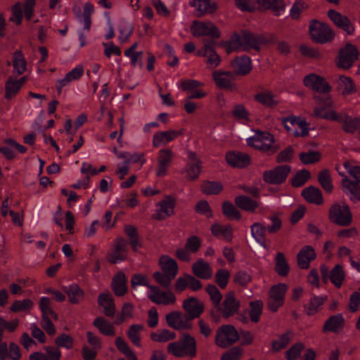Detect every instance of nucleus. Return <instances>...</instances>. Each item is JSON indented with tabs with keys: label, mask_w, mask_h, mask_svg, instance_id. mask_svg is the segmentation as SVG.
Segmentation results:
<instances>
[{
	"label": "nucleus",
	"mask_w": 360,
	"mask_h": 360,
	"mask_svg": "<svg viewBox=\"0 0 360 360\" xmlns=\"http://www.w3.org/2000/svg\"><path fill=\"white\" fill-rule=\"evenodd\" d=\"M276 41V36L274 34H257L248 30L234 32L231 38V44L235 50L248 51L252 49L257 52L261 45L272 44Z\"/></svg>",
	"instance_id": "f257e3e1"
},
{
	"label": "nucleus",
	"mask_w": 360,
	"mask_h": 360,
	"mask_svg": "<svg viewBox=\"0 0 360 360\" xmlns=\"http://www.w3.org/2000/svg\"><path fill=\"white\" fill-rule=\"evenodd\" d=\"M323 109H314V115L316 117L323 118L331 121H336L342 124V130L348 134H354L360 128V118L351 117L345 112L337 113L331 110L328 112H323Z\"/></svg>",
	"instance_id": "f03ea898"
},
{
	"label": "nucleus",
	"mask_w": 360,
	"mask_h": 360,
	"mask_svg": "<svg viewBox=\"0 0 360 360\" xmlns=\"http://www.w3.org/2000/svg\"><path fill=\"white\" fill-rule=\"evenodd\" d=\"M167 352L179 358H194L197 354L195 339L188 333H184L176 341L167 345Z\"/></svg>",
	"instance_id": "7ed1b4c3"
},
{
	"label": "nucleus",
	"mask_w": 360,
	"mask_h": 360,
	"mask_svg": "<svg viewBox=\"0 0 360 360\" xmlns=\"http://www.w3.org/2000/svg\"><path fill=\"white\" fill-rule=\"evenodd\" d=\"M330 221L340 226H348L352 223V214L345 202H335L328 210Z\"/></svg>",
	"instance_id": "20e7f679"
},
{
	"label": "nucleus",
	"mask_w": 360,
	"mask_h": 360,
	"mask_svg": "<svg viewBox=\"0 0 360 360\" xmlns=\"http://www.w3.org/2000/svg\"><path fill=\"white\" fill-rule=\"evenodd\" d=\"M239 339V333L233 326L222 325L216 330L214 343L219 347L226 349L234 345Z\"/></svg>",
	"instance_id": "39448f33"
},
{
	"label": "nucleus",
	"mask_w": 360,
	"mask_h": 360,
	"mask_svg": "<svg viewBox=\"0 0 360 360\" xmlns=\"http://www.w3.org/2000/svg\"><path fill=\"white\" fill-rule=\"evenodd\" d=\"M309 29L311 40L318 44L330 42L335 37L333 30L328 24L316 20L311 21Z\"/></svg>",
	"instance_id": "423d86ee"
},
{
	"label": "nucleus",
	"mask_w": 360,
	"mask_h": 360,
	"mask_svg": "<svg viewBox=\"0 0 360 360\" xmlns=\"http://www.w3.org/2000/svg\"><path fill=\"white\" fill-rule=\"evenodd\" d=\"M248 146L262 152L272 155L278 150V148L273 146L274 136L268 132H258L253 137L247 139Z\"/></svg>",
	"instance_id": "0eeeda50"
},
{
	"label": "nucleus",
	"mask_w": 360,
	"mask_h": 360,
	"mask_svg": "<svg viewBox=\"0 0 360 360\" xmlns=\"http://www.w3.org/2000/svg\"><path fill=\"white\" fill-rule=\"evenodd\" d=\"M240 302L236 298L233 291H230L224 295L222 302L216 307L217 311L221 313L222 318L227 319L238 314Z\"/></svg>",
	"instance_id": "6e6552de"
},
{
	"label": "nucleus",
	"mask_w": 360,
	"mask_h": 360,
	"mask_svg": "<svg viewBox=\"0 0 360 360\" xmlns=\"http://www.w3.org/2000/svg\"><path fill=\"white\" fill-rule=\"evenodd\" d=\"M359 59L357 48L347 43L345 46L339 51L337 66L344 70L349 69Z\"/></svg>",
	"instance_id": "1a4fd4ad"
},
{
	"label": "nucleus",
	"mask_w": 360,
	"mask_h": 360,
	"mask_svg": "<svg viewBox=\"0 0 360 360\" xmlns=\"http://www.w3.org/2000/svg\"><path fill=\"white\" fill-rule=\"evenodd\" d=\"M291 171V167L288 165H279L263 173L264 182L271 185H279L285 181Z\"/></svg>",
	"instance_id": "9d476101"
},
{
	"label": "nucleus",
	"mask_w": 360,
	"mask_h": 360,
	"mask_svg": "<svg viewBox=\"0 0 360 360\" xmlns=\"http://www.w3.org/2000/svg\"><path fill=\"white\" fill-rule=\"evenodd\" d=\"M287 289L288 286L285 283H279L269 289L267 307L271 311L276 312L283 306Z\"/></svg>",
	"instance_id": "9b49d317"
},
{
	"label": "nucleus",
	"mask_w": 360,
	"mask_h": 360,
	"mask_svg": "<svg viewBox=\"0 0 360 360\" xmlns=\"http://www.w3.org/2000/svg\"><path fill=\"white\" fill-rule=\"evenodd\" d=\"M165 320L168 326L176 330L192 328L191 321L186 314L179 311H173L166 314Z\"/></svg>",
	"instance_id": "f8f14e48"
},
{
	"label": "nucleus",
	"mask_w": 360,
	"mask_h": 360,
	"mask_svg": "<svg viewBox=\"0 0 360 360\" xmlns=\"http://www.w3.org/2000/svg\"><path fill=\"white\" fill-rule=\"evenodd\" d=\"M127 243L122 237L117 238L113 245V248L107 255V261L112 264L122 262L127 259Z\"/></svg>",
	"instance_id": "ddd939ff"
},
{
	"label": "nucleus",
	"mask_w": 360,
	"mask_h": 360,
	"mask_svg": "<svg viewBox=\"0 0 360 360\" xmlns=\"http://www.w3.org/2000/svg\"><path fill=\"white\" fill-rule=\"evenodd\" d=\"M191 30L196 37L209 36L213 39H219L221 36L219 29L212 22L194 21Z\"/></svg>",
	"instance_id": "4468645a"
},
{
	"label": "nucleus",
	"mask_w": 360,
	"mask_h": 360,
	"mask_svg": "<svg viewBox=\"0 0 360 360\" xmlns=\"http://www.w3.org/2000/svg\"><path fill=\"white\" fill-rule=\"evenodd\" d=\"M176 200L171 195H167L165 198L157 204L160 209L153 214L152 218L155 220H164L174 214V207Z\"/></svg>",
	"instance_id": "2eb2a0df"
},
{
	"label": "nucleus",
	"mask_w": 360,
	"mask_h": 360,
	"mask_svg": "<svg viewBox=\"0 0 360 360\" xmlns=\"http://www.w3.org/2000/svg\"><path fill=\"white\" fill-rule=\"evenodd\" d=\"M182 308L186 312L188 318L192 321L199 318L205 309L203 302L199 300L196 297H191L186 299L183 302Z\"/></svg>",
	"instance_id": "dca6fc26"
},
{
	"label": "nucleus",
	"mask_w": 360,
	"mask_h": 360,
	"mask_svg": "<svg viewBox=\"0 0 360 360\" xmlns=\"http://www.w3.org/2000/svg\"><path fill=\"white\" fill-rule=\"evenodd\" d=\"M213 79L219 88L233 90L236 89V75L232 71H214L212 73Z\"/></svg>",
	"instance_id": "f3484780"
},
{
	"label": "nucleus",
	"mask_w": 360,
	"mask_h": 360,
	"mask_svg": "<svg viewBox=\"0 0 360 360\" xmlns=\"http://www.w3.org/2000/svg\"><path fill=\"white\" fill-rule=\"evenodd\" d=\"M303 82L307 87L319 94L328 93L331 90V86L323 77L314 74L304 77Z\"/></svg>",
	"instance_id": "a211bd4d"
},
{
	"label": "nucleus",
	"mask_w": 360,
	"mask_h": 360,
	"mask_svg": "<svg viewBox=\"0 0 360 360\" xmlns=\"http://www.w3.org/2000/svg\"><path fill=\"white\" fill-rule=\"evenodd\" d=\"M328 16L338 27L346 32L347 34H354V27L346 15L335 10H329Z\"/></svg>",
	"instance_id": "6ab92c4d"
},
{
	"label": "nucleus",
	"mask_w": 360,
	"mask_h": 360,
	"mask_svg": "<svg viewBox=\"0 0 360 360\" xmlns=\"http://www.w3.org/2000/svg\"><path fill=\"white\" fill-rule=\"evenodd\" d=\"M214 44L213 40L203 39V47L198 51V54L206 57L207 63L213 68L217 67L221 60L213 48Z\"/></svg>",
	"instance_id": "aec40b11"
},
{
	"label": "nucleus",
	"mask_w": 360,
	"mask_h": 360,
	"mask_svg": "<svg viewBox=\"0 0 360 360\" xmlns=\"http://www.w3.org/2000/svg\"><path fill=\"white\" fill-rule=\"evenodd\" d=\"M188 159L190 162L186 167L185 172L188 180L194 181L198 178L201 172L202 162L194 152H188Z\"/></svg>",
	"instance_id": "412c9836"
},
{
	"label": "nucleus",
	"mask_w": 360,
	"mask_h": 360,
	"mask_svg": "<svg viewBox=\"0 0 360 360\" xmlns=\"http://www.w3.org/2000/svg\"><path fill=\"white\" fill-rule=\"evenodd\" d=\"M189 5L196 8L198 17L212 14L217 9V4L212 0H189Z\"/></svg>",
	"instance_id": "4be33fe9"
},
{
	"label": "nucleus",
	"mask_w": 360,
	"mask_h": 360,
	"mask_svg": "<svg viewBox=\"0 0 360 360\" xmlns=\"http://www.w3.org/2000/svg\"><path fill=\"white\" fill-rule=\"evenodd\" d=\"M233 72L236 75L245 76L252 70V63L250 57L242 56L236 57L231 62Z\"/></svg>",
	"instance_id": "5701e85b"
},
{
	"label": "nucleus",
	"mask_w": 360,
	"mask_h": 360,
	"mask_svg": "<svg viewBox=\"0 0 360 360\" xmlns=\"http://www.w3.org/2000/svg\"><path fill=\"white\" fill-rule=\"evenodd\" d=\"M227 163L233 167L244 168L251 162L250 157L247 153L240 152H229L226 155Z\"/></svg>",
	"instance_id": "b1692460"
},
{
	"label": "nucleus",
	"mask_w": 360,
	"mask_h": 360,
	"mask_svg": "<svg viewBox=\"0 0 360 360\" xmlns=\"http://www.w3.org/2000/svg\"><path fill=\"white\" fill-rule=\"evenodd\" d=\"M173 157V153L169 149H162L159 151L158 158V167L156 175L164 176L167 174V169L169 167Z\"/></svg>",
	"instance_id": "393cba45"
},
{
	"label": "nucleus",
	"mask_w": 360,
	"mask_h": 360,
	"mask_svg": "<svg viewBox=\"0 0 360 360\" xmlns=\"http://www.w3.org/2000/svg\"><path fill=\"white\" fill-rule=\"evenodd\" d=\"M345 323V320L342 314L330 316L325 321L322 330L323 333L331 332L338 333L343 329Z\"/></svg>",
	"instance_id": "a878e982"
},
{
	"label": "nucleus",
	"mask_w": 360,
	"mask_h": 360,
	"mask_svg": "<svg viewBox=\"0 0 360 360\" xmlns=\"http://www.w3.org/2000/svg\"><path fill=\"white\" fill-rule=\"evenodd\" d=\"M182 134V130L158 131L153 136V146L155 148H158L162 145H166Z\"/></svg>",
	"instance_id": "bb28decb"
},
{
	"label": "nucleus",
	"mask_w": 360,
	"mask_h": 360,
	"mask_svg": "<svg viewBox=\"0 0 360 360\" xmlns=\"http://www.w3.org/2000/svg\"><path fill=\"white\" fill-rule=\"evenodd\" d=\"M328 297L325 296H317L313 295L307 303L304 305V311L309 316H314L319 312L322 309V306L327 301Z\"/></svg>",
	"instance_id": "cd10ccee"
},
{
	"label": "nucleus",
	"mask_w": 360,
	"mask_h": 360,
	"mask_svg": "<svg viewBox=\"0 0 360 360\" xmlns=\"http://www.w3.org/2000/svg\"><path fill=\"white\" fill-rule=\"evenodd\" d=\"M316 258L314 249L310 245L304 246L297 255V265L300 268H309V263Z\"/></svg>",
	"instance_id": "c85d7f7f"
},
{
	"label": "nucleus",
	"mask_w": 360,
	"mask_h": 360,
	"mask_svg": "<svg viewBox=\"0 0 360 360\" xmlns=\"http://www.w3.org/2000/svg\"><path fill=\"white\" fill-rule=\"evenodd\" d=\"M98 304L102 307L103 313L108 317H112L116 311L114 299L110 292L101 293L98 297Z\"/></svg>",
	"instance_id": "c756f323"
},
{
	"label": "nucleus",
	"mask_w": 360,
	"mask_h": 360,
	"mask_svg": "<svg viewBox=\"0 0 360 360\" xmlns=\"http://www.w3.org/2000/svg\"><path fill=\"white\" fill-rule=\"evenodd\" d=\"M193 273L199 278L209 279L212 276V270L209 264L202 259H198L192 266Z\"/></svg>",
	"instance_id": "7c9ffc66"
},
{
	"label": "nucleus",
	"mask_w": 360,
	"mask_h": 360,
	"mask_svg": "<svg viewBox=\"0 0 360 360\" xmlns=\"http://www.w3.org/2000/svg\"><path fill=\"white\" fill-rule=\"evenodd\" d=\"M302 195L310 203L321 205L323 202L322 193L316 187L311 186L305 188L302 191Z\"/></svg>",
	"instance_id": "2f4dec72"
},
{
	"label": "nucleus",
	"mask_w": 360,
	"mask_h": 360,
	"mask_svg": "<svg viewBox=\"0 0 360 360\" xmlns=\"http://www.w3.org/2000/svg\"><path fill=\"white\" fill-rule=\"evenodd\" d=\"M257 3L258 4L259 10L265 11L271 9L277 15L285 8L283 0H257Z\"/></svg>",
	"instance_id": "473e14b6"
},
{
	"label": "nucleus",
	"mask_w": 360,
	"mask_h": 360,
	"mask_svg": "<svg viewBox=\"0 0 360 360\" xmlns=\"http://www.w3.org/2000/svg\"><path fill=\"white\" fill-rule=\"evenodd\" d=\"M342 189L345 193L351 194L352 200L360 201V184L349 180L347 177L342 180Z\"/></svg>",
	"instance_id": "72a5a7b5"
},
{
	"label": "nucleus",
	"mask_w": 360,
	"mask_h": 360,
	"mask_svg": "<svg viewBox=\"0 0 360 360\" xmlns=\"http://www.w3.org/2000/svg\"><path fill=\"white\" fill-rule=\"evenodd\" d=\"M337 89L342 91L343 95H349L355 91V86L352 79L345 75H339L335 79Z\"/></svg>",
	"instance_id": "f704fd0d"
},
{
	"label": "nucleus",
	"mask_w": 360,
	"mask_h": 360,
	"mask_svg": "<svg viewBox=\"0 0 360 360\" xmlns=\"http://www.w3.org/2000/svg\"><path fill=\"white\" fill-rule=\"evenodd\" d=\"M111 287L115 295L118 297L123 296L126 293V277L124 273L120 272L115 276Z\"/></svg>",
	"instance_id": "c9c22d12"
},
{
	"label": "nucleus",
	"mask_w": 360,
	"mask_h": 360,
	"mask_svg": "<svg viewBox=\"0 0 360 360\" xmlns=\"http://www.w3.org/2000/svg\"><path fill=\"white\" fill-rule=\"evenodd\" d=\"M93 325L98 328L101 334L105 336H114L115 335L113 324L107 321L102 316L95 319Z\"/></svg>",
	"instance_id": "e433bc0d"
},
{
	"label": "nucleus",
	"mask_w": 360,
	"mask_h": 360,
	"mask_svg": "<svg viewBox=\"0 0 360 360\" xmlns=\"http://www.w3.org/2000/svg\"><path fill=\"white\" fill-rule=\"evenodd\" d=\"M234 202L238 207L250 212H255L259 206L256 201L245 195L237 196Z\"/></svg>",
	"instance_id": "4c0bfd02"
},
{
	"label": "nucleus",
	"mask_w": 360,
	"mask_h": 360,
	"mask_svg": "<svg viewBox=\"0 0 360 360\" xmlns=\"http://www.w3.org/2000/svg\"><path fill=\"white\" fill-rule=\"evenodd\" d=\"M160 264L163 272L172 275V277H176L178 273V266L174 259L168 256H162L160 258Z\"/></svg>",
	"instance_id": "58836bf2"
},
{
	"label": "nucleus",
	"mask_w": 360,
	"mask_h": 360,
	"mask_svg": "<svg viewBox=\"0 0 360 360\" xmlns=\"http://www.w3.org/2000/svg\"><path fill=\"white\" fill-rule=\"evenodd\" d=\"M345 278V272L340 264H336L330 271V280L338 288H340Z\"/></svg>",
	"instance_id": "ea45409f"
},
{
	"label": "nucleus",
	"mask_w": 360,
	"mask_h": 360,
	"mask_svg": "<svg viewBox=\"0 0 360 360\" xmlns=\"http://www.w3.org/2000/svg\"><path fill=\"white\" fill-rule=\"evenodd\" d=\"M65 292L72 304H78L84 298V291L77 284H72L65 288Z\"/></svg>",
	"instance_id": "a19ab883"
},
{
	"label": "nucleus",
	"mask_w": 360,
	"mask_h": 360,
	"mask_svg": "<svg viewBox=\"0 0 360 360\" xmlns=\"http://www.w3.org/2000/svg\"><path fill=\"white\" fill-rule=\"evenodd\" d=\"M318 181L326 193H332L333 186L330 171L328 169H323L319 172L318 174Z\"/></svg>",
	"instance_id": "79ce46f5"
},
{
	"label": "nucleus",
	"mask_w": 360,
	"mask_h": 360,
	"mask_svg": "<svg viewBox=\"0 0 360 360\" xmlns=\"http://www.w3.org/2000/svg\"><path fill=\"white\" fill-rule=\"evenodd\" d=\"M275 271L281 276H286L289 273V266L283 252H278L276 257Z\"/></svg>",
	"instance_id": "37998d69"
},
{
	"label": "nucleus",
	"mask_w": 360,
	"mask_h": 360,
	"mask_svg": "<svg viewBox=\"0 0 360 360\" xmlns=\"http://www.w3.org/2000/svg\"><path fill=\"white\" fill-rule=\"evenodd\" d=\"M39 308L42 314V319L50 317L58 320V315L51 305V300L48 297H43L39 300Z\"/></svg>",
	"instance_id": "c03bdc74"
},
{
	"label": "nucleus",
	"mask_w": 360,
	"mask_h": 360,
	"mask_svg": "<svg viewBox=\"0 0 360 360\" xmlns=\"http://www.w3.org/2000/svg\"><path fill=\"white\" fill-rule=\"evenodd\" d=\"M254 97L257 102L266 107L273 108L279 103V101L275 99V96L270 91L257 94Z\"/></svg>",
	"instance_id": "a18cd8bd"
},
{
	"label": "nucleus",
	"mask_w": 360,
	"mask_h": 360,
	"mask_svg": "<svg viewBox=\"0 0 360 360\" xmlns=\"http://www.w3.org/2000/svg\"><path fill=\"white\" fill-rule=\"evenodd\" d=\"M176 333L168 329H160L150 334L152 340L158 342H165L174 340Z\"/></svg>",
	"instance_id": "49530a36"
},
{
	"label": "nucleus",
	"mask_w": 360,
	"mask_h": 360,
	"mask_svg": "<svg viewBox=\"0 0 360 360\" xmlns=\"http://www.w3.org/2000/svg\"><path fill=\"white\" fill-rule=\"evenodd\" d=\"M251 235L255 240L263 245L265 240L266 231L267 229L265 226L259 222H255L250 226Z\"/></svg>",
	"instance_id": "de8ad7c7"
},
{
	"label": "nucleus",
	"mask_w": 360,
	"mask_h": 360,
	"mask_svg": "<svg viewBox=\"0 0 360 360\" xmlns=\"http://www.w3.org/2000/svg\"><path fill=\"white\" fill-rule=\"evenodd\" d=\"M13 66L14 72L18 75H20L26 70L27 63L21 51H16L13 53Z\"/></svg>",
	"instance_id": "09e8293b"
},
{
	"label": "nucleus",
	"mask_w": 360,
	"mask_h": 360,
	"mask_svg": "<svg viewBox=\"0 0 360 360\" xmlns=\"http://www.w3.org/2000/svg\"><path fill=\"white\" fill-rule=\"evenodd\" d=\"M212 233L215 236H221L224 240L231 241L232 238V229L230 226H222L218 224L211 227Z\"/></svg>",
	"instance_id": "8fccbe9b"
},
{
	"label": "nucleus",
	"mask_w": 360,
	"mask_h": 360,
	"mask_svg": "<svg viewBox=\"0 0 360 360\" xmlns=\"http://www.w3.org/2000/svg\"><path fill=\"white\" fill-rule=\"evenodd\" d=\"M250 311L249 315L250 320L253 323H257L259 321L260 316L262 313L263 303L261 300L252 301L249 304Z\"/></svg>",
	"instance_id": "3c124183"
},
{
	"label": "nucleus",
	"mask_w": 360,
	"mask_h": 360,
	"mask_svg": "<svg viewBox=\"0 0 360 360\" xmlns=\"http://www.w3.org/2000/svg\"><path fill=\"white\" fill-rule=\"evenodd\" d=\"M143 329L141 324H132L127 332V336L131 342L137 347H141L140 332Z\"/></svg>",
	"instance_id": "603ef678"
},
{
	"label": "nucleus",
	"mask_w": 360,
	"mask_h": 360,
	"mask_svg": "<svg viewBox=\"0 0 360 360\" xmlns=\"http://www.w3.org/2000/svg\"><path fill=\"white\" fill-rule=\"evenodd\" d=\"M222 213L229 219L239 220L241 218L240 212L229 201H224L223 202Z\"/></svg>",
	"instance_id": "864d4df0"
},
{
	"label": "nucleus",
	"mask_w": 360,
	"mask_h": 360,
	"mask_svg": "<svg viewBox=\"0 0 360 360\" xmlns=\"http://www.w3.org/2000/svg\"><path fill=\"white\" fill-rule=\"evenodd\" d=\"M223 189V185L219 181H206L202 185V191L207 195H217Z\"/></svg>",
	"instance_id": "5fc2aeb1"
},
{
	"label": "nucleus",
	"mask_w": 360,
	"mask_h": 360,
	"mask_svg": "<svg viewBox=\"0 0 360 360\" xmlns=\"http://www.w3.org/2000/svg\"><path fill=\"white\" fill-rule=\"evenodd\" d=\"M293 337V333L292 331H287L285 333L283 334L278 340H274L271 344L272 349L278 352L285 347L290 343L292 338Z\"/></svg>",
	"instance_id": "6e6d98bb"
},
{
	"label": "nucleus",
	"mask_w": 360,
	"mask_h": 360,
	"mask_svg": "<svg viewBox=\"0 0 360 360\" xmlns=\"http://www.w3.org/2000/svg\"><path fill=\"white\" fill-rule=\"evenodd\" d=\"M299 158L304 165L314 164L320 161L321 153L319 151H309L300 153Z\"/></svg>",
	"instance_id": "4d7b16f0"
},
{
	"label": "nucleus",
	"mask_w": 360,
	"mask_h": 360,
	"mask_svg": "<svg viewBox=\"0 0 360 360\" xmlns=\"http://www.w3.org/2000/svg\"><path fill=\"white\" fill-rule=\"evenodd\" d=\"M20 88V83L16 82L12 77H10L5 84V98L10 100L17 94Z\"/></svg>",
	"instance_id": "13d9d810"
},
{
	"label": "nucleus",
	"mask_w": 360,
	"mask_h": 360,
	"mask_svg": "<svg viewBox=\"0 0 360 360\" xmlns=\"http://www.w3.org/2000/svg\"><path fill=\"white\" fill-rule=\"evenodd\" d=\"M151 302L157 304H173L176 302V297L172 291H162L159 297L151 298Z\"/></svg>",
	"instance_id": "bf43d9fd"
},
{
	"label": "nucleus",
	"mask_w": 360,
	"mask_h": 360,
	"mask_svg": "<svg viewBox=\"0 0 360 360\" xmlns=\"http://www.w3.org/2000/svg\"><path fill=\"white\" fill-rule=\"evenodd\" d=\"M133 310L134 305L129 302H125L123 304L121 314L120 316H117L116 317V320L115 321V323L116 325L122 324L124 320L127 318L133 317Z\"/></svg>",
	"instance_id": "052dcab7"
},
{
	"label": "nucleus",
	"mask_w": 360,
	"mask_h": 360,
	"mask_svg": "<svg viewBox=\"0 0 360 360\" xmlns=\"http://www.w3.org/2000/svg\"><path fill=\"white\" fill-rule=\"evenodd\" d=\"M206 292L210 296V300L213 304V307L216 308L219 306V304L221 302L222 295L219 290L214 285H208L205 288Z\"/></svg>",
	"instance_id": "680f3d73"
},
{
	"label": "nucleus",
	"mask_w": 360,
	"mask_h": 360,
	"mask_svg": "<svg viewBox=\"0 0 360 360\" xmlns=\"http://www.w3.org/2000/svg\"><path fill=\"white\" fill-rule=\"evenodd\" d=\"M34 302L30 299L15 300L11 306L10 309L13 312L25 311L32 308Z\"/></svg>",
	"instance_id": "e2e57ef3"
},
{
	"label": "nucleus",
	"mask_w": 360,
	"mask_h": 360,
	"mask_svg": "<svg viewBox=\"0 0 360 360\" xmlns=\"http://www.w3.org/2000/svg\"><path fill=\"white\" fill-rule=\"evenodd\" d=\"M252 281L251 275L245 270L237 271L233 277V281L243 287H245Z\"/></svg>",
	"instance_id": "0e129e2a"
},
{
	"label": "nucleus",
	"mask_w": 360,
	"mask_h": 360,
	"mask_svg": "<svg viewBox=\"0 0 360 360\" xmlns=\"http://www.w3.org/2000/svg\"><path fill=\"white\" fill-rule=\"evenodd\" d=\"M230 276V272L228 270L220 269L216 272L214 281L221 289H224L228 284Z\"/></svg>",
	"instance_id": "69168bd1"
},
{
	"label": "nucleus",
	"mask_w": 360,
	"mask_h": 360,
	"mask_svg": "<svg viewBox=\"0 0 360 360\" xmlns=\"http://www.w3.org/2000/svg\"><path fill=\"white\" fill-rule=\"evenodd\" d=\"M115 345L117 349L126 356L128 359L136 357L134 353L131 350L127 343L122 337H117L115 339Z\"/></svg>",
	"instance_id": "338daca9"
},
{
	"label": "nucleus",
	"mask_w": 360,
	"mask_h": 360,
	"mask_svg": "<svg viewBox=\"0 0 360 360\" xmlns=\"http://www.w3.org/2000/svg\"><path fill=\"white\" fill-rule=\"evenodd\" d=\"M310 177V173L307 169H302L297 172L295 176L291 179V184L293 187H300L303 186Z\"/></svg>",
	"instance_id": "774afa93"
}]
</instances>
